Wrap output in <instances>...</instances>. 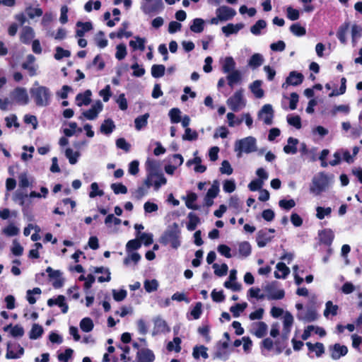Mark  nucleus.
<instances>
[{"label":"nucleus","mask_w":362,"mask_h":362,"mask_svg":"<svg viewBox=\"0 0 362 362\" xmlns=\"http://www.w3.org/2000/svg\"><path fill=\"white\" fill-rule=\"evenodd\" d=\"M306 346L310 351H315L316 356L317 357L321 356L325 353L324 345L320 342H317L315 344L307 342Z\"/></svg>","instance_id":"obj_38"},{"label":"nucleus","mask_w":362,"mask_h":362,"mask_svg":"<svg viewBox=\"0 0 362 362\" xmlns=\"http://www.w3.org/2000/svg\"><path fill=\"white\" fill-rule=\"evenodd\" d=\"M115 129V124L112 119H105L100 127L102 134L110 135Z\"/></svg>","instance_id":"obj_30"},{"label":"nucleus","mask_w":362,"mask_h":362,"mask_svg":"<svg viewBox=\"0 0 362 362\" xmlns=\"http://www.w3.org/2000/svg\"><path fill=\"white\" fill-rule=\"evenodd\" d=\"M290 31L296 36H303L305 34L306 31L305 28L302 27L298 23H295L291 25Z\"/></svg>","instance_id":"obj_61"},{"label":"nucleus","mask_w":362,"mask_h":362,"mask_svg":"<svg viewBox=\"0 0 362 362\" xmlns=\"http://www.w3.org/2000/svg\"><path fill=\"white\" fill-rule=\"evenodd\" d=\"M28 197L26 193L21 191H16L13 197V200L20 206H25V199Z\"/></svg>","instance_id":"obj_55"},{"label":"nucleus","mask_w":362,"mask_h":362,"mask_svg":"<svg viewBox=\"0 0 362 362\" xmlns=\"http://www.w3.org/2000/svg\"><path fill=\"white\" fill-rule=\"evenodd\" d=\"M334 177L332 174L320 172L313 176L310 185L311 194L318 196L322 192H326L333 184Z\"/></svg>","instance_id":"obj_1"},{"label":"nucleus","mask_w":362,"mask_h":362,"mask_svg":"<svg viewBox=\"0 0 362 362\" xmlns=\"http://www.w3.org/2000/svg\"><path fill=\"white\" fill-rule=\"evenodd\" d=\"M293 323V317L292 315L286 311L285 312L283 317V325L284 328L282 330V338L284 339H287L288 337V334L291 332V327Z\"/></svg>","instance_id":"obj_12"},{"label":"nucleus","mask_w":362,"mask_h":362,"mask_svg":"<svg viewBox=\"0 0 362 362\" xmlns=\"http://www.w3.org/2000/svg\"><path fill=\"white\" fill-rule=\"evenodd\" d=\"M25 12L31 19L36 16L40 17L43 13V11L40 8H33L31 6H28L25 8Z\"/></svg>","instance_id":"obj_53"},{"label":"nucleus","mask_w":362,"mask_h":362,"mask_svg":"<svg viewBox=\"0 0 362 362\" xmlns=\"http://www.w3.org/2000/svg\"><path fill=\"white\" fill-rule=\"evenodd\" d=\"M144 286L147 292L151 293L158 289V283L156 279L146 280Z\"/></svg>","instance_id":"obj_57"},{"label":"nucleus","mask_w":362,"mask_h":362,"mask_svg":"<svg viewBox=\"0 0 362 362\" xmlns=\"http://www.w3.org/2000/svg\"><path fill=\"white\" fill-rule=\"evenodd\" d=\"M77 30L76 31V37H82L85 33L93 28L92 24L90 22L81 23L78 22L76 23Z\"/></svg>","instance_id":"obj_29"},{"label":"nucleus","mask_w":362,"mask_h":362,"mask_svg":"<svg viewBox=\"0 0 362 362\" xmlns=\"http://www.w3.org/2000/svg\"><path fill=\"white\" fill-rule=\"evenodd\" d=\"M30 93L37 106L45 107L49 104L51 92L48 88L39 86L38 83L35 82Z\"/></svg>","instance_id":"obj_2"},{"label":"nucleus","mask_w":362,"mask_h":362,"mask_svg":"<svg viewBox=\"0 0 362 362\" xmlns=\"http://www.w3.org/2000/svg\"><path fill=\"white\" fill-rule=\"evenodd\" d=\"M180 231L178 226L174 223L172 227L168 229L160 238V243L167 245L170 243L173 248L177 249L180 245L179 240Z\"/></svg>","instance_id":"obj_4"},{"label":"nucleus","mask_w":362,"mask_h":362,"mask_svg":"<svg viewBox=\"0 0 362 362\" xmlns=\"http://www.w3.org/2000/svg\"><path fill=\"white\" fill-rule=\"evenodd\" d=\"M11 100L21 105H27L29 102V97L27 90L24 88L18 87L10 94Z\"/></svg>","instance_id":"obj_7"},{"label":"nucleus","mask_w":362,"mask_h":362,"mask_svg":"<svg viewBox=\"0 0 362 362\" xmlns=\"http://www.w3.org/2000/svg\"><path fill=\"white\" fill-rule=\"evenodd\" d=\"M24 354V349L19 344H12L7 343V351L6 358L7 359H16L21 358Z\"/></svg>","instance_id":"obj_8"},{"label":"nucleus","mask_w":362,"mask_h":362,"mask_svg":"<svg viewBox=\"0 0 362 362\" xmlns=\"http://www.w3.org/2000/svg\"><path fill=\"white\" fill-rule=\"evenodd\" d=\"M146 167L149 176H156V175L158 173L159 163L156 160L149 158L147 159L146 162Z\"/></svg>","instance_id":"obj_33"},{"label":"nucleus","mask_w":362,"mask_h":362,"mask_svg":"<svg viewBox=\"0 0 362 362\" xmlns=\"http://www.w3.org/2000/svg\"><path fill=\"white\" fill-rule=\"evenodd\" d=\"M148 193L147 187L144 186H139L136 189L132 190V197L133 199L136 201L141 200Z\"/></svg>","instance_id":"obj_32"},{"label":"nucleus","mask_w":362,"mask_h":362,"mask_svg":"<svg viewBox=\"0 0 362 362\" xmlns=\"http://www.w3.org/2000/svg\"><path fill=\"white\" fill-rule=\"evenodd\" d=\"M331 351V357L334 360H338L341 356H345L348 352V349L344 345L335 344L334 346L329 347Z\"/></svg>","instance_id":"obj_15"},{"label":"nucleus","mask_w":362,"mask_h":362,"mask_svg":"<svg viewBox=\"0 0 362 362\" xmlns=\"http://www.w3.org/2000/svg\"><path fill=\"white\" fill-rule=\"evenodd\" d=\"M103 105L100 100L95 103L88 110L83 112V115L89 120H93L97 118L98 114L103 110Z\"/></svg>","instance_id":"obj_10"},{"label":"nucleus","mask_w":362,"mask_h":362,"mask_svg":"<svg viewBox=\"0 0 362 362\" xmlns=\"http://www.w3.org/2000/svg\"><path fill=\"white\" fill-rule=\"evenodd\" d=\"M228 106L235 112L240 111L246 105V100L243 98V90L240 89L227 100Z\"/></svg>","instance_id":"obj_5"},{"label":"nucleus","mask_w":362,"mask_h":362,"mask_svg":"<svg viewBox=\"0 0 362 362\" xmlns=\"http://www.w3.org/2000/svg\"><path fill=\"white\" fill-rule=\"evenodd\" d=\"M235 62L232 57H226L223 62L222 70L225 74L232 72L235 69Z\"/></svg>","instance_id":"obj_31"},{"label":"nucleus","mask_w":362,"mask_h":362,"mask_svg":"<svg viewBox=\"0 0 362 362\" xmlns=\"http://www.w3.org/2000/svg\"><path fill=\"white\" fill-rule=\"evenodd\" d=\"M43 328L38 324H34L29 332V337L30 339H37L43 334Z\"/></svg>","instance_id":"obj_41"},{"label":"nucleus","mask_w":362,"mask_h":362,"mask_svg":"<svg viewBox=\"0 0 362 362\" xmlns=\"http://www.w3.org/2000/svg\"><path fill=\"white\" fill-rule=\"evenodd\" d=\"M204 21L202 18H195L190 26V30L196 33H200L204 30Z\"/></svg>","instance_id":"obj_44"},{"label":"nucleus","mask_w":362,"mask_h":362,"mask_svg":"<svg viewBox=\"0 0 362 362\" xmlns=\"http://www.w3.org/2000/svg\"><path fill=\"white\" fill-rule=\"evenodd\" d=\"M192 356L195 359L199 358L200 356L204 359L208 358L207 348L203 345L194 346L193 348Z\"/></svg>","instance_id":"obj_39"},{"label":"nucleus","mask_w":362,"mask_h":362,"mask_svg":"<svg viewBox=\"0 0 362 362\" xmlns=\"http://www.w3.org/2000/svg\"><path fill=\"white\" fill-rule=\"evenodd\" d=\"M228 83L230 87H233L235 84L239 83L242 81L241 72L236 69L232 72L228 74L227 77Z\"/></svg>","instance_id":"obj_26"},{"label":"nucleus","mask_w":362,"mask_h":362,"mask_svg":"<svg viewBox=\"0 0 362 362\" xmlns=\"http://www.w3.org/2000/svg\"><path fill=\"white\" fill-rule=\"evenodd\" d=\"M303 76L300 73L296 71H291L287 77L286 82L282 84V88H286L287 86H298L303 82Z\"/></svg>","instance_id":"obj_13"},{"label":"nucleus","mask_w":362,"mask_h":362,"mask_svg":"<svg viewBox=\"0 0 362 362\" xmlns=\"http://www.w3.org/2000/svg\"><path fill=\"white\" fill-rule=\"evenodd\" d=\"M80 328L85 332H90L93 328V320L89 317H85L80 322Z\"/></svg>","instance_id":"obj_50"},{"label":"nucleus","mask_w":362,"mask_h":362,"mask_svg":"<svg viewBox=\"0 0 362 362\" xmlns=\"http://www.w3.org/2000/svg\"><path fill=\"white\" fill-rule=\"evenodd\" d=\"M181 111L178 108H173L169 112V116L172 123H178L181 121Z\"/></svg>","instance_id":"obj_62"},{"label":"nucleus","mask_w":362,"mask_h":362,"mask_svg":"<svg viewBox=\"0 0 362 362\" xmlns=\"http://www.w3.org/2000/svg\"><path fill=\"white\" fill-rule=\"evenodd\" d=\"M288 144L284 147V151L287 154H295L297 152L296 145L298 143L297 139L289 137L288 139Z\"/></svg>","instance_id":"obj_35"},{"label":"nucleus","mask_w":362,"mask_h":362,"mask_svg":"<svg viewBox=\"0 0 362 362\" xmlns=\"http://www.w3.org/2000/svg\"><path fill=\"white\" fill-rule=\"evenodd\" d=\"M149 118V114L146 113L143 115L137 117L134 119L135 128L139 131L147 125L148 119Z\"/></svg>","instance_id":"obj_42"},{"label":"nucleus","mask_w":362,"mask_h":362,"mask_svg":"<svg viewBox=\"0 0 362 362\" xmlns=\"http://www.w3.org/2000/svg\"><path fill=\"white\" fill-rule=\"evenodd\" d=\"M234 150L238 158H240L243 153L255 152L257 150V140L252 136L237 140L235 142Z\"/></svg>","instance_id":"obj_3"},{"label":"nucleus","mask_w":362,"mask_h":362,"mask_svg":"<svg viewBox=\"0 0 362 362\" xmlns=\"http://www.w3.org/2000/svg\"><path fill=\"white\" fill-rule=\"evenodd\" d=\"M95 42L96 45L100 48H104L107 45V40L105 39V34L102 31H99L95 35Z\"/></svg>","instance_id":"obj_54"},{"label":"nucleus","mask_w":362,"mask_h":362,"mask_svg":"<svg viewBox=\"0 0 362 362\" xmlns=\"http://www.w3.org/2000/svg\"><path fill=\"white\" fill-rule=\"evenodd\" d=\"M247 307V303H244L242 304L238 303L230 307V310L233 313V316L238 317L240 313H242Z\"/></svg>","instance_id":"obj_64"},{"label":"nucleus","mask_w":362,"mask_h":362,"mask_svg":"<svg viewBox=\"0 0 362 362\" xmlns=\"http://www.w3.org/2000/svg\"><path fill=\"white\" fill-rule=\"evenodd\" d=\"M267 25L265 21L259 20L256 23L250 28V31L254 35L260 34L261 30L264 28Z\"/></svg>","instance_id":"obj_58"},{"label":"nucleus","mask_w":362,"mask_h":362,"mask_svg":"<svg viewBox=\"0 0 362 362\" xmlns=\"http://www.w3.org/2000/svg\"><path fill=\"white\" fill-rule=\"evenodd\" d=\"M262 81L256 80L249 86V88L257 98H262L264 95V91L262 88Z\"/></svg>","instance_id":"obj_21"},{"label":"nucleus","mask_w":362,"mask_h":362,"mask_svg":"<svg viewBox=\"0 0 362 362\" xmlns=\"http://www.w3.org/2000/svg\"><path fill=\"white\" fill-rule=\"evenodd\" d=\"M313 331L319 334L320 337H324L326 334V332L323 328L314 325H309L305 329L301 336L302 339L303 340L308 339L310 337L311 332Z\"/></svg>","instance_id":"obj_20"},{"label":"nucleus","mask_w":362,"mask_h":362,"mask_svg":"<svg viewBox=\"0 0 362 362\" xmlns=\"http://www.w3.org/2000/svg\"><path fill=\"white\" fill-rule=\"evenodd\" d=\"M258 119L264 124L271 125L273 123L274 110L270 104L264 105L257 114Z\"/></svg>","instance_id":"obj_6"},{"label":"nucleus","mask_w":362,"mask_h":362,"mask_svg":"<svg viewBox=\"0 0 362 362\" xmlns=\"http://www.w3.org/2000/svg\"><path fill=\"white\" fill-rule=\"evenodd\" d=\"M213 268L214 269V273L218 276H223L227 274L228 267L226 264H222L219 266L218 264H214Z\"/></svg>","instance_id":"obj_60"},{"label":"nucleus","mask_w":362,"mask_h":362,"mask_svg":"<svg viewBox=\"0 0 362 362\" xmlns=\"http://www.w3.org/2000/svg\"><path fill=\"white\" fill-rule=\"evenodd\" d=\"M272 237L268 234L267 230H261L257 233V243L259 247H264L271 242Z\"/></svg>","instance_id":"obj_18"},{"label":"nucleus","mask_w":362,"mask_h":362,"mask_svg":"<svg viewBox=\"0 0 362 362\" xmlns=\"http://www.w3.org/2000/svg\"><path fill=\"white\" fill-rule=\"evenodd\" d=\"M189 223L187 226V228L189 230L192 231L195 230L197 226L199 223V218L198 216L194 213H189L188 214Z\"/></svg>","instance_id":"obj_47"},{"label":"nucleus","mask_w":362,"mask_h":362,"mask_svg":"<svg viewBox=\"0 0 362 362\" xmlns=\"http://www.w3.org/2000/svg\"><path fill=\"white\" fill-rule=\"evenodd\" d=\"M198 134L196 131L192 130L190 128H186L185 132L182 135V139L187 141H194L197 139Z\"/></svg>","instance_id":"obj_63"},{"label":"nucleus","mask_w":362,"mask_h":362,"mask_svg":"<svg viewBox=\"0 0 362 362\" xmlns=\"http://www.w3.org/2000/svg\"><path fill=\"white\" fill-rule=\"evenodd\" d=\"M339 307L337 305H334L330 300L327 301L325 304V309L324 310V316L328 317L329 315L332 316L337 315Z\"/></svg>","instance_id":"obj_43"},{"label":"nucleus","mask_w":362,"mask_h":362,"mask_svg":"<svg viewBox=\"0 0 362 362\" xmlns=\"http://www.w3.org/2000/svg\"><path fill=\"white\" fill-rule=\"evenodd\" d=\"M138 362H153L155 356L149 349H141L137 353Z\"/></svg>","instance_id":"obj_23"},{"label":"nucleus","mask_w":362,"mask_h":362,"mask_svg":"<svg viewBox=\"0 0 362 362\" xmlns=\"http://www.w3.org/2000/svg\"><path fill=\"white\" fill-rule=\"evenodd\" d=\"M264 62V57L261 54L256 53L252 55L248 60V66L253 69L260 66Z\"/></svg>","instance_id":"obj_34"},{"label":"nucleus","mask_w":362,"mask_h":362,"mask_svg":"<svg viewBox=\"0 0 362 362\" xmlns=\"http://www.w3.org/2000/svg\"><path fill=\"white\" fill-rule=\"evenodd\" d=\"M276 268L277 271L274 272V276L276 279H285L290 273L289 268L283 262L277 263Z\"/></svg>","instance_id":"obj_27"},{"label":"nucleus","mask_w":362,"mask_h":362,"mask_svg":"<svg viewBox=\"0 0 362 362\" xmlns=\"http://www.w3.org/2000/svg\"><path fill=\"white\" fill-rule=\"evenodd\" d=\"M320 241L325 245H330L334 238V233L330 229H325L319 232Z\"/></svg>","instance_id":"obj_22"},{"label":"nucleus","mask_w":362,"mask_h":362,"mask_svg":"<svg viewBox=\"0 0 362 362\" xmlns=\"http://www.w3.org/2000/svg\"><path fill=\"white\" fill-rule=\"evenodd\" d=\"M42 291L38 287L34 288L32 290H28L26 292V299L30 304H34L36 303V298L33 296V295H40Z\"/></svg>","instance_id":"obj_52"},{"label":"nucleus","mask_w":362,"mask_h":362,"mask_svg":"<svg viewBox=\"0 0 362 362\" xmlns=\"http://www.w3.org/2000/svg\"><path fill=\"white\" fill-rule=\"evenodd\" d=\"M298 318L303 322H310L318 318V314L314 308H308L304 312L298 313Z\"/></svg>","instance_id":"obj_11"},{"label":"nucleus","mask_w":362,"mask_h":362,"mask_svg":"<svg viewBox=\"0 0 362 362\" xmlns=\"http://www.w3.org/2000/svg\"><path fill=\"white\" fill-rule=\"evenodd\" d=\"M243 28L242 24H232L229 23L226 26L222 27V31L226 36H229L231 34L237 33Z\"/></svg>","instance_id":"obj_40"},{"label":"nucleus","mask_w":362,"mask_h":362,"mask_svg":"<svg viewBox=\"0 0 362 362\" xmlns=\"http://www.w3.org/2000/svg\"><path fill=\"white\" fill-rule=\"evenodd\" d=\"M47 305L49 307H52L54 305H58L62 308V312L63 313H66L69 309L67 304L65 303V297L64 296H58V297L55 299L49 298L47 300Z\"/></svg>","instance_id":"obj_19"},{"label":"nucleus","mask_w":362,"mask_h":362,"mask_svg":"<svg viewBox=\"0 0 362 362\" xmlns=\"http://www.w3.org/2000/svg\"><path fill=\"white\" fill-rule=\"evenodd\" d=\"M91 91L87 90L84 93L78 94L76 97V100L78 106L88 105L90 103Z\"/></svg>","instance_id":"obj_28"},{"label":"nucleus","mask_w":362,"mask_h":362,"mask_svg":"<svg viewBox=\"0 0 362 362\" xmlns=\"http://www.w3.org/2000/svg\"><path fill=\"white\" fill-rule=\"evenodd\" d=\"M165 71V67L162 64H154L151 67V75L154 78L162 77Z\"/></svg>","instance_id":"obj_46"},{"label":"nucleus","mask_w":362,"mask_h":362,"mask_svg":"<svg viewBox=\"0 0 362 362\" xmlns=\"http://www.w3.org/2000/svg\"><path fill=\"white\" fill-rule=\"evenodd\" d=\"M19 187L21 188L28 187L32 185V181H30L28 174L22 173L18 176Z\"/></svg>","instance_id":"obj_59"},{"label":"nucleus","mask_w":362,"mask_h":362,"mask_svg":"<svg viewBox=\"0 0 362 362\" xmlns=\"http://www.w3.org/2000/svg\"><path fill=\"white\" fill-rule=\"evenodd\" d=\"M253 326L255 328L254 334L256 337L258 338H262L266 334L267 331V325L265 322H259L254 324Z\"/></svg>","instance_id":"obj_37"},{"label":"nucleus","mask_w":362,"mask_h":362,"mask_svg":"<svg viewBox=\"0 0 362 362\" xmlns=\"http://www.w3.org/2000/svg\"><path fill=\"white\" fill-rule=\"evenodd\" d=\"M35 37V31L30 26H23L20 34V40L24 44H29Z\"/></svg>","instance_id":"obj_16"},{"label":"nucleus","mask_w":362,"mask_h":362,"mask_svg":"<svg viewBox=\"0 0 362 362\" xmlns=\"http://www.w3.org/2000/svg\"><path fill=\"white\" fill-rule=\"evenodd\" d=\"M145 42L146 40L144 38H141L139 37H135L134 40H131L129 42V45L134 49H140L141 51H144L145 49Z\"/></svg>","instance_id":"obj_45"},{"label":"nucleus","mask_w":362,"mask_h":362,"mask_svg":"<svg viewBox=\"0 0 362 362\" xmlns=\"http://www.w3.org/2000/svg\"><path fill=\"white\" fill-rule=\"evenodd\" d=\"M35 57L32 54H28L26 61L22 64V67L28 71L30 76H34L36 73V68L34 66Z\"/></svg>","instance_id":"obj_25"},{"label":"nucleus","mask_w":362,"mask_h":362,"mask_svg":"<svg viewBox=\"0 0 362 362\" xmlns=\"http://www.w3.org/2000/svg\"><path fill=\"white\" fill-rule=\"evenodd\" d=\"M2 233L8 237L15 236L18 234L19 229L13 223H11L2 230Z\"/></svg>","instance_id":"obj_56"},{"label":"nucleus","mask_w":362,"mask_h":362,"mask_svg":"<svg viewBox=\"0 0 362 362\" xmlns=\"http://www.w3.org/2000/svg\"><path fill=\"white\" fill-rule=\"evenodd\" d=\"M65 156L69 159L70 164L74 165L77 163L80 153L77 151H74L70 148H68L65 151Z\"/></svg>","instance_id":"obj_48"},{"label":"nucleus","mask_w":362,"mask_h":362,"mask_svg":"<svg viewBox=\"0 0 362 362\" xmlns=\"http://www.w3.org/2000/svg\"><path fill=\"white\" fill-rule=\"evenodd\" d=\"M350 23L349 22H345L344 24H342L337 31V37L339 40V41L342 44H346V33L349 29Z\"/></svg>","instance_id":"obj_36"},{"label":"nucleus","mask_w":362,"mask_h":362,"mask_svg":"<svg viewBox=\"0 0 362 362\" xmlns=\"http://www.w3.org/2000/svg\"><path fill=\"white\" fill-rule=\"evenodd\" d=\"M197 199V196L195 193L191 192L188 194L185 198L186 206L190 209H197V206L194 204Z\"/></svg>","instance_id":"obj_51"},{"label":"nucleus","mask_w":362,"mask_h":362,"mask_svg":"<svg viewBox=\"0 0 362 362\" xmlns=\"http://www.w3.org/2000/svg\"><path fill=\"white\" fill-rule=\"evenodd\" d=\"M216 14L221 18V21H226L233 18L236 12L230 7L222 6L216 10Z\"/></svg>","instance_id":"obj_9"},{"label":"nucleus","mask_w":362,"mask_h":362,"mask_svg":"<svg viewBox=\"0 0 362 362\" xmlns=\"http://www.w3.org/2000/svg\"><path fill=\"white\" fill-rule=\"evenodd\" d=\"M266 291L267 294L265 297L268 300H280L285 296V292L283 289H276L273 286H267Z\"/></svg>","instance_id":"obj_17"},{"label":"nucleus","mask_w":362,"mask_h":362,"mask_svg":"<svg viewBox=\"0 0 362 362\" xmlns=\"http://www.w3.org/2000/svg\"><path fill=\"white\" fill-rule=\"evenodd\" d=\"M239 255L243 257L249 256L251 253V246L247 242L240 243L238 248Z\"/></svg>","instance_id":"obj_49"},{"label":"nucleus","mask_w":362,"mask_h":362,"mask_svg":"<svg viewBox=\"0 0 362 362\" xmlns=\"http://www.w3.org/2000/svg\"><path fill=\"white\" fill-rule=\"evenodd\" d=\"M154 328H153V334H160V333H165L170 332V328L167 325V322L162 319L160 317L158 316L153 320Z\"/></svg>","instance_id":"obj_14"},{"label":"nucleus","mask_w":362,"mask_h":362,"mask_svg":"<svg viewBox=\"0 0 362 362\" xmlns=\"http://www.w3.org/2000/svg\"><path fill=\"white\" fill-rule=\"evenodd\" d=\"M5 332H9L13 337H21L24 334V329L21 325H16L12 326L11 325H7L4 327Z\"/></svg>","instance_id":"obj_24"}]
</instances>
